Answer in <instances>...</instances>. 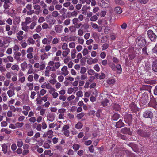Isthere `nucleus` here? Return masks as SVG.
Masks as SVG:
<instances>
[{
    "instance_id": "nucleus-1",
    "label": "nucleus",
    "mask_w": 157,
    "mask_h": 157,
    "mask_svg": "<svg viewBox=\"0 0 157 157\" xmlns=\"http://www.w3.org/2000/svg\"><path fill=\"white\" fill-rule=\"evenodd\" d=\"M148 36L150 40L152 41H155L157 38V36L154 33L153 31L149 30L147 32Z\"/></svg>"
},
{
    "instance_id": "nucleus-2",
    "label": "nucleus",
    "mask_w": 157,
    "mask_h": 157,
    "mask_svg": "<svg viewBox=\"0 0 157 157\" xmlns=\"http://www.w3.org/2000/svg\"><path fill=\"white\" fill-rule=\"evenodd\" d=\"M137 44L142 48L144 47L146 44V41L144 38L140 37H138L136 40Z\"/></svg>"
},
{
    "instance_id": "nucleus-3",
    "label": "nucleus",
    "mask_w": 157,
    "mask_h": 157,
    "mask_svg": "<svg viewBox=\"0 0 157 157\" xmlns=\"http://www.w3.org/2000/svg\"><path fill=\"white\" fill-rule=\"evenodd\" d=\"M2 2H4L3 7L5 9L3 12L4 13H6V10L8 9L10 5L11 4L10 0H0Z\"/></svg>"
},
{
    "instance_id": "nucleus-4",
    "label": "nucleus",
    "mask_w": 157,
    "mask_h": 157,
    "mask_svg": "<svg viewBox=\"0 0 157 157\" xmlns=\"http://www.w3.org/2000/svg\"><path fill=\"white\" fill-rule=\"evenodd\" d=\"M148 99V95L146 94H142L141 97L140 98V102L145 105L147 102Z\"/></svg>"
},
{
    "instance_id": "nucleus-5",
    "label": "nucleus",
    "mask_w": 157,
    "mask_h": 157,
    "mask_svg": "<svg viewBox=\"0 0 157 157\" xmlns=\"http://www.w3.org/2000/svg\"><path fill=\"white\" fill-rule=\"evenodd\" d=\"M99 4L101 6L104 8H108L109 6V0H101V2L99 1Z\"/></svg>"
},
{
    "instance_id": "nucleus-6",
    "label": "nucleus",
    "mask_w": 157,
    "mask_h": 157,
    "mask_svg": "<svg viewBox=\"0 0 157 157\" xmlns=\"http://www.w3.org/2000/svg\"><path fill=\"white\" fill-rule=\"evenodd\" d=\"M148 106L151 107L155 109H157V102L154 98H151L150 102L148 103Z\"/></svg>"
},
{
    "instance_id": "nucleus-7",
    "label": "nucleus",
    "mask_w": 157,
    "mask_h": 157,
    "mask_svg": "<svg viewBox=\"0 0 157 157\" xmlns=\"http://www.w3.org/2000/svg\"><path fill=\"white\" fill-rule=\"evenodd\" d=\"M143 116L145 118H151L153 116V113L149 110H147L144 113Z\"/></svg>"
},
{
    "instance_id": "nucleus-8",
    "label": "nucleus",
    "mask_w": 157,
    "mask_h": 157,
    "mask_svg": "<svg viewBox=\"0 0 157 157\" xmlns=\"http://www.w3.org/2000/svg\"><path fill=\"white\" fill-rule=\"evenodd\" d=\"M61 74L64 76H66L67 75L69 72L68 70L67 67L66 66H64L61 69Z\"/></svg>"
},
{
    "instance_id": "nucleus-9",
    "label": "nucleus",
    "mask_w": 157,
    "mask_h": 157,
    "mask_svg": "<svg viewBox=\"0 0 157 157\" xmlns=\"http://www.w3.org/2000/svg\"><path fill=\"white\" fill-rule=\"evenodd\" d=\"M21 54L19 52H16L14 54V59L18 62H21L22 60L20 57Z\"/></svg>"
},
{
    "instance_id": "nucleus-10",
    "label": "nucleus",
    "mask_w": 157,
    "mask_h": 157,
    "mask_svg": "<svg viewBox=\"0 0 157 157\" xmlns=\"http://www.w3.org/2000/svg\"><path fill=\"white\" fill-rule=\"evenodd\" d=\"M63 27L60 25H56L54 26V29L58 33H61L62 31Z\"/></svg>"
},
{
    "instance_id": "nucleus-11",
    "label": "nucleus",
    "mask_w": 157,
    "mask_h": 157,
    "mask_svg": "<svg viewBox=\"0 0 157 157\" xmlns=\"http://www.w3.org/2000/svg\"><path fill=\"white\" fill-rule=\"evenodd\" d=\"M132 120V115L130 114H126L124 118L125 121L127 123L131 122Z\"/></svg>"
},
{
    "instance_id": "nucleus-12",
    "label": "nucleus",
    "mask_w": 157,
    "mask_h": 157,
    "mask_svg": "<svg viewBox=\"0 0 157 157\" xmlns=\"http://www.w3.org/2000/svg\"><path fill=\"white\" fill-rule=\"evenodd\" d=\"M47 121L51 122L54 120L55 116L54 114L49 113L47 115Z\"/></svg>"
},
{
    "instance_id": "nucleus-13",
    "label": "nucleus",
    "mask_w": 157,
    "mask_h": 157,
    "mask_svg": "<svg viewBox=\"0 0 157 157\" xmlns=\"http://www.w3.org/2000/svg\"><path fill=\"white\" fill-rule=\"evenodd\" d=\"M121 132L124 134H128L131 135L132 134V132L130 131L129 128H127L125 127L121 129Z\"/></svg>"
},
{
    "instance_id": "nucleus-14",
    "label": "nucleus",
    "mask_w": 157,
    "mask_h": 157,
    "mask_svg": "<svg viewBox=\"0 0 157 157\" xmlns=\"http://www.w3.org/2000/svg\"><path fill=\"white\" fill-rule=\"evenodd\" d=\"M48 18V16L46 17L47 22L48 23L49 25L51 27L55 23L56 20L54 18H51L50 19H47V18Z\"/></svg>"
},
{
    "instance_id": "nucleus-15",
    "label": "nucleus",
    "mask_w": 157,
    "mask_h": 157,
    "mask_svg": "<svg viewBox=\"0 0 157 157\" xmlns=\"http://www.w3.org/2000/svg\"><path fill=\"white\" fill-rule=\"evenodd\" d=\"M53 133V132L52 130H49L46 133H44L43 135V137H48V138L51 137Z\"/></svg>"
},
{
    "instance_id": "nucleus-16",
    "label": "nucleus",
    "mask_w": 157,
    "mask_h": 157,
    "mask_svg": "<svg viewBox=\"0 0 157 157\" xmlns=\"http://www.w3.org/2000/svg\"><path fill=\"white\" fill-rule=\"evenodd\" d=\"M51 67L50 66H47L46 67L45 71L44 74L45 76L48 77L49 76L50 72L51 71Z\"/></svg>"
},
{
    "instance_id": "nucleus-17",
    "label": "nucleus",
    "mask_w": 157,
    "mask_h": 157,
    "mask_svg": "<svg viewBox=\"0 0 157 157\" xmlns=\"http://www.w3.org/2000/svg\"><path fill=\"white\" fill-rule=\"evenodd\" d=\"M28 66L29 69L27 71V75L30 74L34 73V70L32 68V66L31 64H28Z\"/></svg>"
},
{
    "instance_id": "nucleus-18",
    "label": "nucleus",
    "mask_w": 157,
    "mask_h": 157,
    "mask_svg": "<svg viewBox=\"0 0 157 157\" xmlns=\"http://www.w3.org/2000/svg\"><path fill=\"white\" fill-rule=\"evenodd\" d=\"M152 70L155 72L157 73V60H155L153 62Z\"/></svg>"
},
{
    "instance_id": "nucleus-19",
    "label": "nucleus",
    "mask_w": 157,
    "mask_h": 157,
    "mask_svg": "<svg viewBox=\"0 0 157 157\" xmlns=\"http://www.w3.org/2000/svg\"><path fill=\"white\" fill-rule=\"evenodd\" d=\"M124 124L122 122V121L120 119L118 122L116 123V127L119 128L124 126Z\"/></svg>"
},
{
    "instance_id": "nucleus-20",
    "label": "nucleus",
    "mask_w": 157,
    "mask_h": 157,
    "mask_svg": "<svg viewBox=\"0 0 157 157\" xmlns=\"http://www.w3.org/2000/svg\"><path fill=\"white\" fill-rule=\"evenodd\" d=\"M114 11L116 13L118 14H121L122 12V8L119 6L116 7L114 9Z\"/></svg>"
},
{
    "instance_id": "nucleus-21",
    "label": "nucleus",
    "mask_w": 157,
    "mask_h": 157,
    "mask_svg": "<svg viewBox=\"0 0 157 157\" xmlns=\"http://www.w3.org/2000/svg\"><path fill=\"white\" fill-rule=\"evenodd\" d=\"M2 151H3L4 153L6 154L7 151V146L4 143L2 145Z\"/></svg>"
},
{
    "instance_id": "nucleus-22",
    "label": "nucleus",
    "mask_w": 157,
    "mask_h": 157,
    "mask_svg": "<svg viewBox=\"0 0 157 157\" xmlns=\"http://www.w3.org/2000/svg\"><path fill=\"white\" fill-rule=\"evenodd\" d=\"M151 86L150 85H144L142 87L140 88V90H148L151 89Z\"/></svg>"
},
{
    "instance_id": "nucleus-23",
    "label": "nucleus",
    "mask_w": 157,
    "mask_h": 157,
    "mask_svg": "<svg viewBox=\"0 0 157 157\" xmlns=\"http://www.w3.org/2000/svg\"><path fill=\"white\" fill-rule=\"evenodd\" d=\"M77 53L76 50L75 49H72L71 50V56L72 59H74L75 58L76 56V54Z\"/></svg>"
},
{
    "instance_id": "nucleus-24",
    "label": "nucleus",
    "mask_w": 157,
    "mask_h": 157,
    "mask_svg": "<svg viewBox=\"0 0 157 157\" xmlns=\"http://www.w3.org/2000/svg\"><path fill=\"white\" fill-rule=\"evenodd\" d=\"M7 94L10 98L11 97L13 96V95H14L15 94V93H14V90H9L7 91Z\"/></svg>"
},
{
    "instance_id": "nucleus-25",
    "label": "nucleus",
    "mask_w": 157,
    "mask_h": 157,
    "mask_svg": "<svg viewBox=\"0 0 157 157\" xmlns=\"http://www.w3.org/2000/svg\"><path fill=\"white\" fill-rule=\"evenodd\" d=\"M109 101L106 98L104 99L101 102V105L103 106H106L108 105Z\"/></svg>"
},
{
    "instance_id": "nucleus-26",
    "label": "nucleus",
    "mask_w": 157,
    "mask_h": 157,
    "mask_svg": "<svg viewBox=\"0 0 157 157\" xmlns=\"http://www.w3.org/2000/svg\"><path fill=\"white\" fill-rule=\"evenodd\" d=\"M27 42L29 45H33L34 44L35 41L32 38L29 37L27 40Z\"/></svg>"
},
{
    "instance_id": "nucleus-27",
    "label": "nucleus",
    "mask_w": 157,
    "mask_h": 157,
    "mask_svg": "<svg viewBox=\"0 0 157 157\" xmlns=\"http://www.w3.org/2000/svg\"><path fill=\"white\" fill-rule=\"evenodd\" d=\"M25 22H24L26 25L32 22V19L30 17H26L25 20Z\"/></svg>"
},
{
    "instance_id": "nucleus-28",
    "label": "nucleus",
    "mask_w": 157,
    "mask_h": 157,
    "mask_svg": "<svg viewBox=\"0 0 157 157\" xmlns=\"http://www.w3.org/2000/svg\"><path fill=\"white\" fill-rule=\"evenodd\" d=\"M70 49H68L67 50H65V51H63L62 55L64 57H67V56L70 53Z\"/></svg>"
},
{
    "instance_id": "nucleus-29",
    "label": "nucleus",
    "mask_w": 157,
    "mask_h": 157,
    "mask_svg": "<svg viewBox=\"0 0 157 157\" xmlns=\"http://www.w3.org/2000/svg\"><path fill=\"white\" fill-rule=\"evenodd\" d=\"M28 64L26 61H24L22 63H21V67L22 68V70L23 71H24L27 68Z\"/></svg>"
},
{
    "instance_id": "nucleus-30",
    "label": "nucleus",
    "mask_w": 157,
    "mask_h": 157,
    "mask_svg": "<svg viewBox=\"0 0 157 157\" xmlns=\"http://www.w3.org/2000/svg\"><path fill=\"white\" fill-rule=\"evenodd\" d=\"M17 145L18 147H21L23 145L22 140L21 139H19L18 140L17 142Z\"/></svg>"
},
{
    "instance_id": "nucleus-31",
    "label": "nucleus",
    "mask_w": 157,
    "mask_h": 157,
    "mask_svg": "<svg viewBox=\"0 0 157 157\" xmlns=\"http://www.w3.org/2000/svg\"><path fill=\"white\" fill-rule=\"evenodd\" d=\"M25 23L24 22H22L21 24V25L22 26V29L24 31H27L29 27L27 25L25 24V25H24Z\"/></svg>"
},
{
    "instance_id": "nucleus-32",
    "label": "nucleus",
    "mask_w": 157,
    "mask_h": 157,
    "mask_svg": "<svg viewBox=\"0 0 157 157\" xmlns=\"http://www.w3.org/2000/svg\"><path fill=\"white\" fill-rule=\"evenodd\" d=\"M115 82V81L114 79H109L106 81L107 83L109 85L113 84Z\"/></svg>"
},
{
    "instance_id": "nucleus-33",
    "label": "nucleus",
    "mask_w": 157,
    "mask_h": 157,
    "mask_svg": "<svg viewBox=\"0 0 157 157\" xmlns=\"http://www.w3.org/2000/svg\"><path fill=\"white\" fill-rule=\"evenodd\" d=\"M116 68L117 69V73L118 74H120L122 71V68L121 66L119 64H118L116 66Z\"/></svg>"
},
{
    "instance_id": "nucleus-34",
    "label": "nucleus",
    "mask_w": 157,
    "mask_h": 157,
    "mask_svg": "<svg viewBox=\"0 0 157 157\" xmlns=\"http://www.w3.org/2000/svg\"><path fill=\"white\" fill-rule=\"evenodd\" d=\"M22 104L24 105H28L29 102V100L28 98H25L22 99Z\"/></svg>"
},
{
    "instance_id": "nucleus-35",
    "label": "nucleus",
    "mask_w": 157,
    "mask_h": 157,
    "mask_svg": "<svg viewBox=\"0 0 157 157\" xmlns=\"http://www.w3.org/2000/svg\"><path fill=\"white\" fill-rule=\"evenodd\" d=\"M11 69L13 70H16L18 71L19 69V67L18 65L17 64H14L11 67Z\"/></svg>"
},
{
    "instance_id": "nucleus-36",
    "label": "nucleus",
    "mask_w": 157,
    "mask_h": 157,
    "mask_svg": "<svg viewBox=\"0 0 157 157\" xmlns=\"http://www.w3.org/2000/svg\"><path fill=\"white\" fill-rule=\"evenodd\" d=\"M83 126L82 123L80 122H78L75 125V128L77 129L81 128Z\"/></svg>"
},
{
    "instance_id": "nucleus-37",
    "label": "nucleus",
    "mask_w": 157,
    "mask_h": 157,
    "mask_svg": "<svg viewBox=\"0 0 157 157\" xmlns=\"http://www.w3.org/2000/svg\"><path fill=\"white\" fill-rule=\"evenodd\" d=\"M26 86L28 87L29 89L30 90H32L33 88V84L32 83H27Z\"/></svg>"
},
{
    "instance_id": "nucleus-38",
    "label": "nucleus",
    "mask_w": 157,
    "mask_h": 157,
    "mask_svg": "<svg viewBox=\"0 0 157 157\" xmlns=\"http://www.w3.org/2000/svg\"><path fill=\"white\" fill-rule=\"evenodd\" d=\"M72 147L75 151H76L79 149L80 146L77 144H74L73 145Z\"/></svg>"
},
{
    "instance_id": "nucleus-39",
    "label": "nucleus",
    "mask_w": 157,
    "mask_h": 157,
    "mask_svg": "<svg viewBox=\"0 0 157 157\" xmlns=\"http://www.w3.org/2000/svg\"><path fill=\"white\" fill-rule=\"evenodd\" d=\"M119 117V115L117 113H115L113 114L112 117V118L113 120L116 121L118 119Z\"/></svg>"
},
{
    "instance_id": "nucleus-40",
    "label": "nucleus",
    "mask_w": 157,
    "mask_h": 157,
    "mask_svg": "<svg viewBox=\"0 0 157 157\" xmlns=\"http://www.w3.org/2000/svg\"><path fill=\"white\" fill-rule=\"evenodd\" d=\"M41 59L42 60H44L47 59L48 57V54L46 53H44L40 56Z\"/></svg>"
},
{
    "instance_id": "nucleus-41",
    "label": "nucleus",
    "mask_w": 157,
    "mask_h": 157,
    "mask_svg": "<svg viewBox=\"0 0 157 157\" xmlns=\"http://www.w3.org/2000/svg\"><path fill=\"white\" fill-rule=\"evenodd\" d=\"M2 100L4 102H6L7 100L8 97L6 94L5 93H2Z\"/></svg>"
},
{
    "instance_id": "nucleus-42",
    "label": "nucleus",
    "mask_w": 157,
    "mask_h": 157,
    "mask_svg": "<svg viewBox=\"0 0 157 157\" xmlns=\"http://www.w3.org/2000/svg\"><path fill=\"white\" fill-rule=\"evenodd\" d=\"M52 16L56 18L57 17L59 14L56 11H54L51 13Z\"/></svg>"
},
{
    "instance_id": "nucleus-43",
    "label": "nucleus",
    "mask_w": 157,
    "mask_h": 157,
    "mask_svg": "<svg viewBox=\"0 0 157 157\" xmlns=\"http://www.w3.org/2000/svg\"><path fill=\"white\" fill-rule=\"evenodd\" d=\"M36 22L34 21V22H32L31 23L30 26H29V28H30V29L31 30L33 29H34L35 26L36 25Z\"/></svg>"
},
{
    "instance_id": "nucleus-44",
    "label": "nucleus",
    "mask_w": 157,
    "mask_h": 157,
    "mask_svg": "<svg viewBox=\"0 0 157 157\" xmlns=\"http://www.w3.org/2000/svg\"><path fill=\"white\" fill-rule=\"evenodd\" d=\"M98 17L96 15H93L90 18V21L95 22L98 19Z\"/></svg>"
},
{
    "instance_id": "nucleus-45",
    "label": "nucleus",
    "mask_w": 157,
    "mask_h": 157,
    "mask_svg": "<svg viewBox=\"0 0 157 157\" xmlns=\"http://www.w3.org/2000/svg\"><path fill=\"white\" fill-rule=\"evenodd\" d=\"M89 51L86 48H84L82 51V53L84 56L87 55L89 53Z\"/></svg>"
},
{
    "instance_id": "nucleus-46",
    "label": "nucleus",
    "mask_w": 157,
    "mask_h": 157,
    "mask_svg": "<svg viewBox=\"0 0 157 157\" xmlns=\"http://www.w3.org/2000/svg\"><path fill=\"white\" fill-rule=\"evenodd\" d=\"M114 109L116 111H119L121 109L120 105L118 104H115L114 106Z\"/></svg>"
},
{
    "instance_id": "nucleus-47",
    "label": "nucleus",
    "mask_w": 157,
    "mask_h": 157,
    "mask_svg": "<svg viewBox=\"0 0 157 157\" xmlns=\"http://www.w3.org/2000/svg\"><path fill=\"white\" fill-rule=\"evenodd\" d=\"M93 68L97 72L100 71V68L98 64H97L94 66Z\"/></svg>"
},
{
    "instance_id": "nucleus-48",
    "label": "nucleus",
    "mask_w": 157,
    "mask_h": 157,
    "mask_svg": "<svg viewBox=\"0 0 157 157\" xmlns=\"http://www.w3.org/2000/svg\"><path fill=\"white\" fill-rule=\"evenodd\" d=\"M36 101L37 102V104L38 105H40L42 103V101L41 98H37L36 99Z\"/></svg>"
},
{
    "instance_id": "nucleus-49",
    "label": "nucleus",
    "mask_w": 157,
    "mask_h": 157,
    "mask_svg": "<svg viewBox=\"0 0 157 157\" xmlns=\"http://www.w3.org/2000/svg\"><path fill=\"white\" fill-rule=\"evenodd\" d=\"M24 124V123L23 122H17L15 124L16 127L17 128H21Z\"/></svg>"
},
{
    "instance_id": "nucleus-50",
    "label": "nucleus",
    "mask_w": 157,
    "mask_h": 157,
    "mask_svg": "<svg viewBox=\"0 0 157 157\" xmlns=\"http://www.w3.org/2000/svg\"><path fill=\"white\" fill-rule=\"evenodd\" d=\"M87 73L89 75H94L95 74V71L92 69H89L87 71Z\"/></svg>"
},
{
    "instance_id": "nucleus-51",
    "label": "nucleus",
    "mask_w": 157,
    "mask_h": 157,
    "mask_svg": "<svg viewBox=\"0 0 157 157\" xmlns=\"http://www.w3.org/2000/svg\"><path fill=\"white\" fill-rule=\"evenodd\" d=\"M45 20V18L44 17L42 16L40 17H39L38 19V22L40 24L44 21Z\"/></svg>"
},
{
    "instance_id": "nucleus-52",
    "label": "nucleus",
    "mask_w": 157,
    "mask_h": 157,
    "mask_svg": "<svg viewBox=\"0 0 157 157\" xmlns=\"http://www.w3.org/2000/svg\"><path fill=\"white\" fill-rule=\"evenodd\" d=\"M42 28L44 29L49 28V25L46 23H44L42 25Z\"/></svg>"
},
{
    "instance_id": "nucleus-53",
    "label": "nucleus",
    "mask_w": 157,
    "mask_h": 157,
    "mask_svg": "<svg viewBox=\"0 0 157 157\" xmlns=\"http://www.w3.org/2000/svg\"><path fill=\"white\" fill-rule=\"evenodd\" d=\"M23 109L26 111H29L31 109V108L29 106L24 105L23 106Z\"/></svg>"
},
{
    "instance_id": "nucleus-54",
    "label": "nucleus",
    "mask_w": 157,
    "mask_h": 157,
    "mask_svg": "<svg viewBox=\"0 0 157 157\" xmlns=\"http://www.w3.org/2000/svg\"><path fill=\"white\" fill-rule=\"evenodd\" d=\"M84 40L83 38H78V42L80 44L82 45L84 43Z\"/></svg>"
},
{
    "instance_id": "nucleus-55",
    "label": "nucleus",
    "mask_w": 157,
    "mask_h": 157,
    "mask_svg": "<svg viewBox=\"0 0 157 157\" xmlns=\"http://www.w3.org/2000/svg\"><path fill=\"white\" fill-rule=\"evenodd\" d=\"M42 30V28L40 25L37 26L35 29V31L37 33H39Z\"/></svg>"
},
{
    "instance_id": "nucleus-56",
    "label": "nucleus",
    "mask_w": 157,
    "mask_h": 157,
    "mask_svg": "<svg viewBox=\"0 0 157 157\" xmlns=\"http://www.w3.org/2000/svg\"><path fill=\"white\" fill-rule=\"evenodd\" d=\"M30 122L34 123L36 121V118L34 117H31L29 119Z\"/></svg>"
},
{
    "instance_id": "nucleus-57",
    "label": "nucleus",
    "mask_w": 157,
    "mask_h": 157,
    "mask_svg": "<svg viewBox=\"0 0 157 157\" xmlns=\"http://www.w3.org/2000/svg\"><path fill=\"white\" fill-rule=\"evenodd\" d=\"M62 48L64 50H67L69 49L68 48V45L66 43H63L62 46Z\"/></svg>"
},
{
    "instance_id": "nucleus-58",
    "label": "nucleus",
    "mask_w": 157,
    "mask_h": 157,
    "mask_svg": "<svg viewBox=\"0 0 157 157\" xmlns=\"http://www.w3.org/2000/svg\"><path fill=\"white\" fill-rule=\"evenodd\" d=\"M47 91L43 89H42L40 91V95L43 96L46 93Z\"/></svg>"
},
{
    "instance_id": "nucleus-59",
    "label": "nucleus",
    "mask_w": 157,
    "mask_h": 157,
    "mask_svg": "<svg viewBox=\"0 0 157 157\" xmlns=\"http://www.w3.org/2000/svg\"><path fill=\"white\" fill-rule=\"evenodd\" d=\"M115 1L116 3L118 4L123 5L124 4V3L121 0H115Z\"/></svg>"
},
{
    "instance_id": "nucleus-60",
    "label": "nucleus",
    "mask_w": 157,
    "mask_h": 157,
    "mask_svg": "<svg viewBox=\"0 0 157 157\" xmlns=\"http://www.w3.org/2000/svg\"><path fill=\"white\" fill-rule=\"evenodd\" d=\"M59 98V100H62L63 101H65L66 99V96L63 95H60Z\"/></svg>"
},
{
    "instance_id": "nucleus-61",
    "label": "nucleus",
    "mask_w": 157,
    "mask_h": 157,
    "mask_svg": "<svg viewBox=\"0 0 157 157\" xmlns=\"http://www.w3.org/2000/svg\"><path fill=\"white\" fill-rule=\"evenodd\" d=\"M70 60V58L69 56L66 57L64 60V62L65 64L68 63Z\"/></svg>"
},
{
    "instance_id": "nucleus-62",
    "label": "nucleus",
    "mask_w": 157,
    "mask_h": 157,
    "mask_svg": "<svg viewBox=\"0 0 157 157\" xmlns=\"http://www.w3.org/2000/svg\"><path fill=\"white\" fill-rule=\"evenodd\" d=\"M69 47L71 48H74L75 46V43L74 42L70 43L69 44Z\"/></svg>"
},
{
    "instance_id": "nucleus-63",
    "label": "nucleus",
    "mask_w": 157,
    "mask_h": 157,
    "mask_svg": "<svg viewBox=\"0 0 157 157\" xmlns=\"http://www.w3.org/2000/svg\"><path fill=\"white\" fill-rule=\"evenodd\" d=\"M73 24H74L75 25H76V24L78 22V19L77 18H74L72 20Z\"/></svg>"
},
{
    "instance_id": "nucleus-64",
    "label": "nucleus",
    "mask_w": 157,
    "mask_h": 157,
    "mask_svg": "<svg viewBox=\"0 0 157 157\" xmlns=\"http://www.w3.org/2000/svg\"><path fill=\"white\" fill-rule=\"evenodd\" d=\"M69 127L68 125H65L63 127L62 131H65L68 130V129H69Z\"/></svg>"
}]
</instances>
